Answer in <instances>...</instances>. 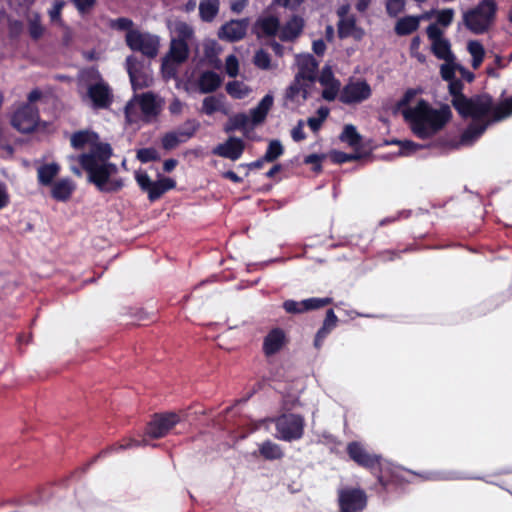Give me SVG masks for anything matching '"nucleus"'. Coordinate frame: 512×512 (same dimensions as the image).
Wrapping results in <instances>:
<instances>
[{"label":"nucleus","instance_id":"ddd939ff","mask_svg":"<svg viewBox=\"0 0 512 512\" xmlns=\"http://www.w3.org/2000/svg\"><path fill=\"white\" fill-rule=\"evenodd\" d=\"M371 94V87L365 80L351 81L342 88L339 101L346 105L357 104L370 98Z\"/></svg>","mask_w":512,"mask_h":512},{"label":"nucleus","instance_id":"f3484780","mask_svg":"<svg viewBox=\"0 0 512 512\" xmlns=\"http://www.w3.org/2000/svg\"><path fill=\"white\" fill-rule=\"evenodd\" d=\"M305 28V20L298 14H293L280 28L278 37L282 42H294Z\"/></svg>","mask_w":512,"mask_h":512},{"label":"nucleus","instance_id":"f257e3e1","mask_svg":"<svg viewBox=\"0 0 512 512\" xmlns=\"http://www.w3.org/2000/svg\"><path fill=\"white\" fill-rule=\"evenodd\" d=\"M111 156L110 144L102 142L96 143L91 152L78 156V162L87 173L88 181L102 193H116L124 187L122 178H111L118 172L117 165L109 162Z\"/></svg>","mask_w":512,"mask_h":512},{"label":"nucleus","instance_id":"6e6552de","mask_svg":"<svg viewBox=\"0 0 512 512\" xmlns=\"http://www.w3.org/2000/svg\"><path fill=\"white\" fill-rule=\"evenodd\" d=\"M276 437L280 440L291 442L299 440L304 434L305 420L299 414H282L275 421Z\"/></svg>","mask_w":512,"mask_h":512},{"label":"nucleus","instance_id":"1a4fd4ad","mask_svg":"<svg viewBox=\"0 0 512 512\" xmlns=\"http://www.w3.org/2000/svg\"><path fill=\"white\" fill-rule=\"evenodd\" d=\"M40 124L39 109L30 103L19 106L11 117V125L22 134L33 133Z\"/></svg>","mask_w":512,"mask_h":512},{"label":"nucleus","instance_id":"7ed1b4c3","mask_svg":"<svg viewBox=\"0 0 512 512\" xmlns=\"http://www.w3.org/2000/svg\"><path fill=\"white\" fill-rule=\"evenodd\" d=\"M346 452L349 458L358 466L369 470L375 475L378 483L383 488L387 489L390 483L399 481V476L396 471H391L390 477L387 476L382 465V457L370 453L362 443L358 441L349 442L346 447Z\"/></svg>","mask_w":512,"mask_h":512},{"label":"nucleus","instance_id":"2f4dec72","mask_svg":"<svg viewBox=\"0 0 512 512\" xmlns=\"http://www.w3.org/2000/svg\"><path fill=\"white\" fill-rule=\"evenodd\" d=\"M59 165L56 163L44 164L37 170L38 181L41 185L49 186L59 173Z\"/></svg>","mask_w":512,"mask_h":512},{"label":"nucleus","instance_id":"79ce46f5","mask_svg":"<svg viewBox=\"0 0 512 512\" xmlns=\"http://www.w3.org/2000/svg\"><path fill=\"white\" fill-rule=\"evenodd\" d=\"M283 153L284 147L281 142L279 140H271L263 157L267 163H271L276 161Z\"/></svg>","mask_w":512,"mask_h":512},{"label":"nucleus","instance_id":"0e129e2a","mask_svg":"<svg viewBox=\"0 0 512 512\" xmlns=\"http://www.w3.org/2000/svg\"><path fill=\"white\" fill-rule=\"evenodd\" d=\"M231 127L230 129H241L244 128L248 122L249 118L244 113L236 114L234 117L230 119Z\"/></svg>","mask_w":512,"mask_h":512},{"label":"nucleus","instance_id":"4d7b16f0","mask_svg":"<svg viewBox=\"0 0 512 512\" xmlns=\"http://www.w3.org/2000/svg\"><path fill=\"white\" fill-rule=\"evenodd\" d=\"M110 27L119 31L133 30V21L126 17H120L110 21Z\"/></svg>","mask_w":512,"mask_h":512},{"label":"nucleus","instance_id":"a211bd4d","mask_svg":"<svg viewBox=\"0 0 512 512\" xmlns=\"http://www.w3.org/2000/svg\"><path fill=\"white\" fill-rule=\"evenodd\" d=\"M281 24L277 16L268 15L259 17L253 26L257 38H273L280 32Z\"/></svg>","mask_w":512,"mask_h":512},{"label":"nucleus","instance_id":"c9c22d12","mask_svg":"<svg viewBox=\"0 0 512 512\" xmlns=\"http://www.w3.org/2000/svg\"><path fill=\"white\" fill-rule=\"evenodd\" d=\"M139 104L144 115L156 117L159 114L158 105L153 93H144L140 98Z\"/></svg>","mask_w":512,"mask_h":512},{"label":"nucleus","instance_id":"f03ea898","mask_svg":"<svg viewBox=\"0 0 512 512\" xmlns=\"http://www.w3.org/2000/svg\"><path fill=\"white\" fill-rule=\"evenodd\" d=\"M413 134L422 140L429 139L441 131L451 120L452 112L447 104L434 109L426 100L420 99L413 108L402 111Z\"/></svg>","mask_w":512,"mask_h":512},{"label":"nucleus","instance_id":"dca6fc26","mask_svg":"<svg viewBox=\"0 0 512 512\" xmlns=\"http://www.w3.org/2000/svg\"><path fill=\"white\" fill-rule=\"evenodd\" d=\"M248 27V18L232 19L221 26L218 36L222 40L237 42L246 36Z\"/></svg>","mask_w":512,"mask_h":512},{"label":"nucleus","instance_id":"37998d69","mask_svg":"<svg viewBox=\"0 0 512 512\" xmlns=\"http://www.w3.org/2000/svg\"><path fill=\"white\" fill-rule=\"evenodd\" d=\"M186 142L178 131L167 132L161 139L163 149L169 151L175 149L179 144Z\"/></svg>","mask_w":512,"mask_h":512},{"label":"nucleus","instance_id":"4c0bfd02","mask_svg":"<svg viewBox=\"0 0 512 512\" xmlns=\"http://www.w3.org/2000/svg\"><path fill=\"white\" fill-rule=\"evenodd\" d=\"M139 445H140V442H139V441H137V440H133V439H129V440H128V441H126L125 443L112 445V446H110L109 448H107V449H105V450H102V451H101L100 453H98L96 456H94V457L90 460V462H88V464L86 465L85 470H86L90 465H92L93 463H95L99 458L106 456L108 453H111V452H114V451H119V450H124V449L130 448V447H133V446H139Z\"/></svg>","mask_w":512,"mask_h":512},{"label":"nucleus","instance_id":"c03bdc74","mask_svg":"<svg viewBox=\"0 0 512 512\" xmlns=\"http://www.w3.org/2000/svg\"><path fill=\"white\" fill-rule=\"evenodd\" d=\"M199 128V121L196 119H188L177 131L180 132V135L184 138L185 141H187L195 135Z\"/></svg>","mask_w":512,"mask_h":512},{"label":"nucleus","instance_id":"3c124183","mask_svg":"<svg viewBox=\"0 0 512 512\" xmlns=\"http://www.w3.org/2000/svg\"><path fill=\"white\" fill-rule=\"evenodd\" d=\"M322 86L324 87V89L322 91L323 99H325L326 101H333V100H335V98L337 97V95L339 93L341 83H340V81H337V82L325 84Z\"/></svg>","mask_w":512,"mask_h":512},{"label":"nucleus","instance_id":"9b49d317","mask_svg":"<svg viewBox=\"0 0 512 512\" xmlns=\"http://www.w3.org/2000/svg\"><path fill=\"white\" fill-rule=\"evenodd\" d=\"M180 421V415L175 412L155 413L146 425L145 435L151 439L163 438L168 435Z\"/></svg>","mask_w":512,"mask_h":512},{"label":"nucleus","instance_id":"49530a36","mask_svg":"<svg viewBox=\"0 0 512 512\" xmlns=\"http://www.w3.org/2000/svg\"><path fill=\"white\" fill-rule=\"evenodd\" d=\"M226 91L231 97L235 99H242L248 93L247 88L244 87V85L239 81L228 82L226 85Z\"/></svg>","mask_w":512,"mask_h":512},{"label":"nucleus","instance_id":"39448f33","mask_svg":"<svg viewBox=\"0 0 512 512\" xmlns=\"http://www.w3.org/2000/svg\"><path fill=\"white\" fill-rule=\"evenodd\" d=\"M464 118H472L474 122H483L493 117V98L489 94L467 97L456 109Z\"/></svg>","mask_w":512,"mask_h":512},{"label":"nucleus","instance_id":"a18cd8bd","mask_svg":"<svg viewBox=\"0 0 512 512\" xmlns=\"http://www.w3.org/2000/svg\"><path fill=\"white\" fill-rule=\"evenodd\" d=\"M181 64H178L172 60V58H169L168 56H164L162 58L161 63V72L164 76V78L171 79L175 78L177 76V70L178 66Z\"/></svg>","mask_w":512,"mask_h":512},{"label":"nucleus","instance_id":"f8f14e48","mask_svg":"<svg viewBox=\"0 0 512 512\" xmlns=\"http://www.w3.org/2000/svg\"><path fill=\"white\" fill-rule=\"evenodd\" d=\"M367 502V494L361 488L346 487L338 492L339 512H362Z\"/></svg>","mask_w":512,"mask_h":512},{"label":"nucleus","instance_id":"a878e982","mask_svg":"<svg viewBox=\"0 0 512 512\" xmlns=\"http://www.w3.org/2000/svg\"><path fill=\"white\" fill-rule=\"evenodd\" d=\"M222 83V78L214 71H204L198 79V87L201 93L207 94L216 91Z\"/></svg>","mask_w":512,"mask_h":512},{"label":"nucleus","instance_id":"13d9d810","mask_svg":"<svg viewBox=\"0 0 512 512\" xmlns=\"http://www.w3.org/2000/svg\"><path fill=\"white\" fill-rule=\"evenodd\" d=\"M226 73L229 77H236L239 72V62L234 54L229 55L225 61Z\"/></svg>","mask_w":512,"mask_h":512},{"label":"nucleus","instance_id":"6ab92c4d","mask_svg":"<svg viewBox=\"0 0 512 512\" xmlns=\"http://www.w3.org/2000/svg\"><path fill=\"white\" fill-rule=\"evenodd\" d=\"M244 149L245 143L241 138L229 137L226 142L217 145L213 149V154L236 161L241 157Z\"/></svg>","mask_w":512,"mask_h":512},{"label":"nucleus","instance_id":"e433bc0d","mask_svg":"<svg viewBox=\"0 0 512 512\" xmlns=\"http://www.w3.org/2000/svg\"><path fill=\"white\" fill-rule=\"evenodd\" d=\"M467 49L472 56V67L474 69L479 68L485 57L483 45L477 40H471L468 43Z\"/></svg>","mask_w":512,"mask_h":512},{"label":"nucleus","instance_id":"a19ab883","mask_svg":"<svg viewBox=\"0 0 512 512\" xmlns=\"http://www.w3.org/2000/svg\"><path fill=\"white\" fill-rule=\"evenodd\" d=\"M92 138H97V134L86 130L77 131L71 136V146L74 149H82Z\"/></svg>","mask_w":512,"mask_h":512},{"label":"nucleus","instance_id":"2eb2a0df","mask_svg":"<svg viewBox=\"0 0 512 512\" xmlns=\"http://www.w3.org/2000/svg\"><path fill=\"white\" fill-rule=\"evenodd\" d=\"M333 303L330 297L309 298L302 301L286 300L283 303L284 310L289 314H300L311 310H317Z\"/></svg>","mask_w":512,"mask_h":512},{"label":"nucleus","instance_id":"5701e85b","mask_svg":"<svg viewBox=\"0 0 512 512\" xmlns=\"http://www.w3.org/2000/svg\"><path fill=\"white\" fill-rule=\"evenodd\" d=\"M492 124L489 122V119L479 123L472 122L467 128L463 131L460 136V140L458 144H451V147L457 148L459 145H469L472 144L476 139H478L487 129V127Z\"/></svg>","mask_w":512,"mask_h":512},{"label":"nucleus","instance_id":"412c9836","mask_svg":"<svg viewBox=\"0 0 512 512\" xmlns=\"http://www.w3.org/2000/svg\"><path fill=\"white\" fill-rule=\"evenodd\" d=\"M126 68L134 90L148 86L147 76L139 67V62L135 56L130 55L126 58Z\"/></svg>","mask_w":512,"mask_h":512},{"label":"nucleus","instance_id":"603ef678","mask_svg":"<svg viewBox=\"0 0 512 512\" xmlns=\"http://www.w3.org/2000/svg\"><path fill=\"white\" fill-rule=\"evenodd\" d=\"M437 26L448 27L454 19V10L452 8H446L441 11H436Z\"/></svg>","mask_w":512,"mask_h":512},{"label":"nucleus","instance_id":"20e7f679","mask_svg":"<svg viewBox=\"0 0 512 512\" xmlns=\"http://www.w3.org/2000/svg\"><path fill=\"white\" fill-rule=\"evenodd\" d=\"M497 10L495 0H481L476 7L464 12L463 23L473 34H484L494 24Z\"/></svg>","mask_w":512,"mask_h":512},{"label":"nucleus","instance_id":"aec40b11","mask_svg":"<svg viewBox=\"0 0 512 512\" xmlns=\"http://www.w3.org/2000/svg\"><path fill=\"white\" fill-rule=\"evenodd\" d=\"M309 87V84L304 83V81L295 76L294 80L286 88L284 95L285 102H290L295 106L304 104L309 97Z\"/></svg>","mask_w":512,"mask_h":512},{"label":"nucleus","instance_id":"09e8293b","mask_svg":"<svg viewBox=\"0 0 512 512\" xmlns=\"http://www.w3.org/2000/svg\"><path fill=\"white\" fill-rule=\"evenodd\" d=\"M136 157L142 163L160 160V155L158 151L153 147L139 149L137 151Z\"/></svg>","mask_w":512,"mask_h":512},{"label":"nucleus","instance_id":"9d476101","mask_svg":"<svg viewBox=\"0 0 512 512\" xmlns=\"http://www.w3.org/2000/svg\"><path fill=\"white\" fill-rule=\"evenodd\" d=\"M135 180L141 191L147 193L150 202L159 200L166 192L176 187L174 179L163 177L157 181H152L146 172H137Z\"/></svg>","mask_w":512,"mask_h":512},{"label":"nucleus","instance_id":"bb28decb","mask_svg":"<svg viewBox=\"0 0 512 512\" xmlns=\"http://www.w3.org/2000/svg\"><path fill=\"white\" fill-rule=\"evenodd\" d=\"M75 190V185L70 179H61L53 184L51 196L56 201H68Z\"/></svg>","mask_w":512,"mask_h":512},{"label":"nucleus","instance_id":"58836bf2","mask_svg":"<svg viewBox=\"0 0 512 512\" xmlns=\"http://www.w3.org/2000/svg\"><path fill=\"white\" fill-rule=\"evenodd\" d=\"M339 138L342 142L348 143L351 147H356L361 142V135L352 124L345 125Z\"/></svg>","mask_w":512,"mask_h":512},{"label":"nucleus","instance_id":"c756f323","mask_svg":"<svg viewBox=\"0 0 512 512\" xmlns=\"http://www.w3.org/2000/svg\"><path fill=\"white\" fill-rule=\"evenodd\" d=\"M317 68V61L312 55H309L306 61L300 66L299 71L295 76L302 81L313 83L316 80Z\"/></svg>","mask_w":512,"mask_h":512},{"label":"nucleus","instance_id":"ea45409f","mask_svg":"<svg viewBox=\"0 0 512 512\" xmlns=\"http://www.w3.org/2000/svg\"><path fill=\"white\" fill-rule=\"evenodd\" d=\"M338 37L345 39L350 37L354 30H356V19L354 16L347 17L346 19H340L337 24Z\"/></svg>","mask_w":512,"mask_h":512},{"label":"nucleus","instance_id":"de8ad7c7","mask_svg":"<svg viewBox=\"0 0 512 512\" xmlns=\"http://www.w3.org/2000/svg\"><path fill=\"white\" fill-rule=\"evenodd\" d=\"M221 101L215 96L205 97L202 102V112L206 115H212L221 109Z\"/></svg>","mask_w":512,"mask_h":512},{"label":"nucleus","instance_id":"e2e57ef3","mask_svg":"<svg viewBox=\"0 0 512 512\" xmlns=\"http://www.w3.org/2000/svg\"><path fill=\"white\" fill-rule=\"evenodd\" d=\"M416 96V90L414 89H408L402 96V98L397 102L396 106L398 109H402V111L406 108H409V103L413 100V98Z\"/></svg>","mask_w":512,"mask_h":512},{"label":"nucleus","instance_id":"5fc2aeb1","mask_svg":"<svg viewBox=\"0 0 512 512\" xmlns=\"http://www.w3.org/2000/svg\"><path fill=\"white\" fill-rule=\"evenodd\" d=\"M405 8V0H387L386 12L390 17H396Z\"/></svg>","mask_w":512,"mask_h":512},{"label":"nucleus","instance_id":"473e14b6","mask_svg":"<svg viewBox=\"0 0 512 512\" xmlns=\"http://www.w3.org/2000/svg\"><path fill=\"white\" fill-rule=\"evenodd\" d=\"M259 453L265 460H280L284 456V452L281 447L267 440L263 442L259 447Z\"/></svg>","mask_w":512,"mask_h":512},{"label":"nucleus","instance_id":"393cba45","mask_svg":"<svg viewBox=\"0 0 512 512\" xmlns=\"http://www.w3.org/2000/svg\"><path fill=\"white\" fill-rule=\"evenodd\" d=\"M190 55L188 42L182 38H172L166 56L178 64L185 63Z\"/></svg>","mask_w":512,"mask_h":512},{"label":"nucleus","instance_id":"680f3d73","mask_svg":"<svg viewBox=\"0 0 512 512\" xmlns=\"http://www.w3.org/2000/svg\"><path fill=\"white\" fill-rule=\"evenodd\" d=\"M377 259L381 262H389L399 259L401 257V251L397 250H384L380 251L376 255Z\"/></svg>","mask_w":512,"mask_h":512},{"label":"nucleus","instance_id":"bf43d9fd","mask_svg":"<svg viewBox=\"0 0 512 512\" xmlns=\"http://www.w3.org/2000/svg\"><path fill=\"white\" fill-rule=\"evenodd\" d=\"M318 81H319V83L321 85H325V84H330V83H333V82H337L339 80L335 78L334 73H333L331 67L325 66V67H323V69H322V71L320 73Z\"/></svg>","mask_w":512,"mask_h":512},{"label":"nucleus","instance_id":"052dcab7","mask_svg":"<svg viewBox=\"0 0 512 512\" xmlns=\"http://www.w3.org/2000/svg\"><path fill=\"white\" fill-rule=\"evenodd\" d=\"M324 159V155L319 154H310L304 158L305 164L313 165V171L321 172L322 171V160Z\"/></svg>","mask_w":512,"mask_h":512},{"label":"nucleus","instance_id":"b1692460","mask_svg":"<svg viewBox=\"0 0 512 512\" xmlns=\"http://www.w3.org/2000/svg\"><path fill=\"white\" fill-rule=\"evenodd\" d=\"M338 317L335 314L333 309H328L326 311V316L324 318L322 326L317 331L314 338V347L316 349H320L324 343V340L327 336L332 332V330L337 326Z\"/></svg>","mask_w":512,"mask_h":512},{"label":"nucleus","instance_id":"69168bd1","mask_svg":"<svg viewBox=\"0 0 512 512\" xmlns=\"http://www.w3.org/2000/svg\"><path fill=\"white\" fill-rule=\"evenodd\" d=\"M273 4L289 9L291 11H296L304 2V0H272Z\"/></svg>","mask_w":512,"mask_h":512},{"label":"nucleus","instance_id":"774afa93","mask_svg":"<svg viewBox=\"0 0 512 512\" xmlns=\"http://www.w3.org/2000/svg\"><path fill=\"white\" fill-rule=\"evenodd\" d=\"M304 122L299 120L297 125L291 131V137L295 142H300L306 139V134L303 130Z\"/></svg>","mask_w":512,"mask_h":512},{"label":"nucleus","instance_id":"c85d7f7f","mask_svg":"<svg viewBox=\"0 0 512 512\" xmlns=\"http://www.w3.org/2000/svg\"><path fill=\"white\" fill-rule=\"evenodd\" d=\"M418 28L419 18H416L415 16L412 15H408L398 19L394 27V32L398 36H407L417 31Z\"/></svg>","mask_w":512,"mask_h":512},{"label":"nucleus","instance_id":"4be33fe9","mask_svg":"<svg viewBox=\"0 0 512 512\" xmlns=\"http://www.w3.org/2000/svg\"><path fill=\"white\" fill-rule=\"evenodd\" d=\"M285 344V333L281 328H273L264 338L263 352L272 356L279 352Z\"/></svg>","mask_w":512,"mask_h":512},{"label":"nucleus","instance_id":"72a5a7b5","mask_svg":"<svg viewBox=\"0 0 512 512\" xmlns=\"http://www.w3.org/2000/svg\"><path fill=\"white\" fill-rule=\"evenodd\" d=\"M512 115V96L504 99L499 104H493V117L489 119V122H499Z\"/></svg>","mask_w":512,"mask_h":512},{"label":"nucleus","instance_id":"6e6d98bb","mask_svg":"<svg viewBox=\"0 0 512 512\" xmlns=\"http://www.w3.org/2000/svg\"><path fill=\"white\" fill-rule=\"evenodd\" d=\"M458 66L459 65L454 64L453 61L442 64L440 67V75L442 79L445 81L455 79V70L458 69Z\"/></svg>","mask_w":512,"mask_h":512},{"label":"nucleus","instance_id":"7c9ffc66","mask_svg":"<svg viewBox=\"0 0 512 512\" xmlns=\"http://www.w3.org/2000/svg\"><path fill=\"white\" fill-rule=\"evenodd\" d=\"M220 0H201L199 15L202 21L212 22L219 13Z\"/></svg>","mask_w":512,"mask_h":512},{"label":"nucleus","instance_id":"423d86ee","mask_svg":"<svg viewBox=\"0 0 512 512\" xmlns=\"http://www.w3.org/2000/svg\"><path fill=\"white\" fill-rule=\"evenodd\" d=\"M85 78L87 80H96V83L90 84L87 87V96L96 109H107L113 102V94L108 83H106L98 69L92 67L85 71Z\"/></svg>","mask_w":512,"mask_h":512},{"label":"nucleus","instance_id":"f704fd0d","mask_svg":"<svg viewBox=\"0 0 512 512\" xmlns=\"http://www.w3.org/2000/svg\"><path fill=\"white\" fill-rule=\"evenodd\" d=\"M448 90L450 95L452 96L451 103L454 109L456 110L458 106L467 98L463 94L464 84L460 79H453L448 81Z\"/></svg>","mask_w":512,"mask_h":512},{"label":"nucleus","instance_id":"8fccbe9b","mask_svg":"<svg viewBox=\"0 0 512 512\" xmlns=\"http://www.w3.org/2000/svg\"><path fill=\"white\" fill-rule=\"evenodd\" d=\"M253 62L258 68L268 70L271 66V57L268 52L260 49L256 51Z\"/></svg>","mask_w":512,"mask_h":512},{"label":"nucleus","instance_id":"cd10ccee","mask_svg":"<svg viewBox=\"0 0 512 512\" xmlns=\"http://www.w3.org/2000/svg\"><path fill=\"white\" fill-rule=\"evenodd\" d=\"M272 105L273 96L271 94H266L258 105L250 111L253 124L257 125L264 122Z\"/></svg>","mask_w":512,"mask_h":512},{"label":"nucleus","instance_id":"864d4df0","mask_svg":"<svg viewBox=\"0 0 512 512\" xmlns=\"http://www.w3.org/2000/svg\"><path fill=\"white\" fill-rule=\"evenodd\" d=\"M360 158L359 154L345 153L342 151H333L331 154V160L337 164H343L351 161L358 160Z\"/></svg>","mask_w":512,"mask_h":512},{"label":"nucleus","instance_id":"338daca9","mask_svg":"<svg viewBox=\"0 0 512 512\" xmlns=\"http://www.w3.org/2000/svg\"><path fill=\"white\" fill-rule=\"evenodd\" d=\"M43 33L44 28L39 21L34 20L29 23V34L32 39L38 40L42 37Z\"/></svg>","mask_w":512,"mask_h":512},{"label":"nucleus","instance_id":"0eeeda50","mask_svg":"<svg viewBox=\"0 0 512 512\" xmlns=\"http://www.w3.org/2000/svg\"><path fill=\"white\" fill-rule=\"evenodd\" d=\"M125 42L131 51L140 52L149 59L155 58L160 48V39L157 35L139 30L126 32Z\"/></svg>","mask_w":512,"mask_h":512},{"label":"nucleus","instance_id":"4468645a","mask_svg":"<svg viewBox=\"0 0 512 512\" xmlns=\"http://www.w3.org/2000/svg\"><path fill=\"white\" fill-rule=\"evenodd\" d=\"M426 33L428 38L432 41V52L441 60L446 62H452L454 57L451 52V46L447 39L443 38V31L437 26V24H430Z\"/></svg>","mask_w":512,"mask_h":512}]
</instances>
